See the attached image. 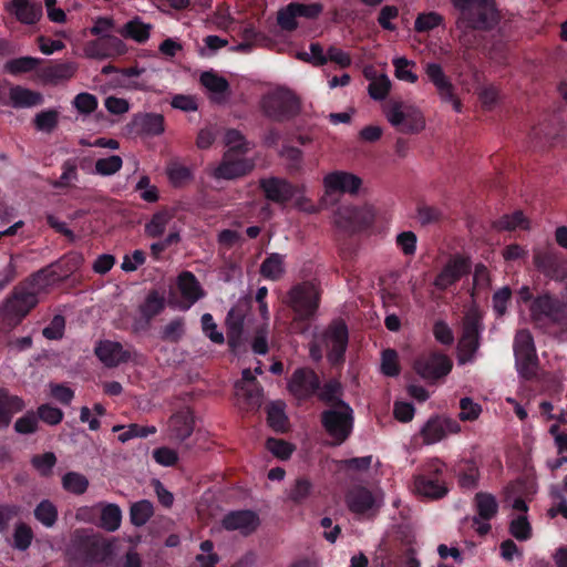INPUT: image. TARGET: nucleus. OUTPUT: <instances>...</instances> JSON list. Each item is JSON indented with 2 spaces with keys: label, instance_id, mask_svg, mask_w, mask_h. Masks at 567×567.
I'll return each instance as SVG.
<instances>
[{
  "label": "nucleus",
  "instance_id": "obj_17",
  "mask_svg": "<svg viewBox=\"0 0 567 567\" xmlns=\"http://www.w3.org/2000/svg\"><path fill=\"white\" fill-rule=\"evenodd\" d=\"M259 188L268 202L286 205L296 195L297 188L286 178L270 176L259 179Z\"/></svg>",
  "mask_w": 567,
  "mask_h": 567
},
{
  "label": "nucleus",
  "instance_id": "obj_3",
  "mask_svg": "<svg viewBox=\"0 0 567 567\" xmlns=\"http://www.w3.org/2000/svg\"><path fill=\"white\" fill-rule=\"evenodd\" d=\"M321 289L313 281H302L293 285L287 295V305L295 312L291 329L295 332H305L308 321L312 319L319 309Z\"/></svg>",
  "mask_w": 567,
  "mask_h": 567
},
{
  "label": "nucleus",
  "instance_id": "obj_57",
  "mask_svg": "<svg viewBox=\"0 0 567 567\" xmlns=\"http://www.w3.org/2000/svg\"><path fill=\"white\" fill-rule=\"evenodd\" d=\"M78 166L74 159H66L62 164V174L58 181H55L52 185L54 188H65L71 186L72 182L78 181Z\"/></svg>",
  "mask_w": 567,
  "mask_h": 567
},
{
  "label": "nucleus",
  "instance_id": "obj_62",
  "mask_svg": "<svg viewBox=\"0 0 567 567\" xmlns=\"http://www.w3.org/2000/svg\"><path fill=\"white\" fill-rule=\"evenodd\" d=\"M512 299V290L505 286L494 292L492 297L493 310L497 318L503 317L507 311V306Z\"/></svg>",
  "mask_w": 567,
  "mask_h": 567
},
{
  "label": "nucleus",
  "instance_id": "obj_19",
  "mask_svg": "<svg viewBox=\"0 0 567 567\" xmlns=\"http://www.w3.org/2000/svg\"><path fill=\"white\" fill-rule=\"evenodd\" d=\"M483 330V318L477 310L468 311L462 326L460 339L461 348L470 354H474L480 348V338Z\"/></svg>",
  "mask_w": 567,
  "mask_h": 567
},
{
  "label": "nucleus",
  "instance_id": "obj_21",
  "mask_svg": "<svg viewBox=\"0 0 567 567\" xmlns=\"http://www.w3.org/2000/svg\"><path fill=\"white\" fill-rule=\"evenodd\" d=\"M373 220L374 216L368 207L348 206L338 212V223H342L351 231L365 229Z\"/></svg>",
  "mask_w": 567,
  "mask_h": 567
},
{
  "label": "nucleus",
  "instance_id": "obj_37",
  "mask_svg": "<svg viewBox=\"0 0 567 567\" xmlns=\"http://www.w3.org/2000/svg\"><path fill=\"white\" fill-rule=\"evenodd\" d=\"M285 255L269 254L260 265V275L269 280H279L286 272Z\"/></svg>",
  "mask_w": 567,
  "mask_h": 567
},
{
  "label": "nucleus",
  "instance_id": "obj_63",
  "mask_svg": "<svg viewBox=\"0 0 567 567\" xmlns=\"http://www.w3.org/2000/svg\"><path fill=\"white\" fill-rule=\"evenodd\" d=\"M38 419L49 425H58L63 420V411L49 403L41 404L37 410Z\"/></svg>",
  "mask_w": 567,
  "mask_h": 567
},
{
  "label": "nucleus",
  "instance_id": "obj_38",
  "mask_svg": "<svg viewBox=\"0 0 567 567\" xmlns=\"http://www.w3.org/2000/svg\"><path fill=\"white\" fill-rule=\"evenodd\" d=\"M152 25L144 23L138 17L127 21L118 31L125 39H132L137 43H145L151 35Z\"/></svg>",
  "mask_w": 567,
  "mask_h": 567
},
{
  "label": "nucleus",
  "instance_id": "obj_26",
  "mask_svg": "<svg viewBox=\"0 0 567 567\" xmlns=\"http://www.w3.org/2000/svg\"><path fill=\"white\" fill-rule=\"evenodd\" d=\"M425 73L429 80L437 90V93L443 102H451L456 96L454 93V85L445 75L442 66L435 62H429L425 65Z\"/></svg>",
  "mask_w": 567,
  "mask_h": 567
},
{
  "label": "nucleus",
  "instance_id": "obj_61",
  "mask_svg": "<svg viewBox=\"0 0 567 567\" xmlns=\"http://www.w3.org/2000/svg\"><path fill=\"white\" fill-rule=\"evenodd\" d=\"M59 122V113L55 110H45L34 117V125L39 131L52 132Z\"/></svg>",
  "mask_w": 567,
  "mask_h": 567
},
{
  "label": "nucleus",
  "instance_id": "obj_12",
  "mask_svg": "<svg viewBox=\"0 0 567 567\" xmlns=\"http://www.w3.org/2000/svg\"><path fill=\"white\" fill-rule=\"evenodd\" d=\"M94 353L106 368H116L123 363L135 361L137 357L133 346L123 347L121 342L112 340L99 341Z\"/></svg>",
  "mask_w": 567,
  "mask_h": 567
},
{
  "label": "nucleus",
  "instance_id": "obj_31",
  "mask_svg": "<svg viewBox=\"0 0 567 567\" xmlns=\"http://www.w3.org/2000/svg\"><path fill=\"white\" fill-rule=\"evenodd\" d=\"M165 120L158 113H144L135 115L133 125L137 128L138 133L147 136H158L165 131Z\"/></svg>",
  "mask_w": 567,
  "mask_h": 567
},
{
  "label": "nucleus",
  "instance_id": "obj_28",
  "mask_svg": "<svg viewBox=\"0 0 567 567\" xmlns=\"http://www.w3.org/2000/svg\"><path fill=\"white\" fill-rule=\"evenodd\" d=\"M24 409V402L18 395H13L6 388H0V427H7L11 423L14 413Z\"/></svg>",
  "mask_w": 567,
  "mask_h": 567
},
{
  "label": "nucleus",
  "instance_id": "obj_4",
  "mask_svg": "<svg viewBox=\"0 0 567 567\" xmlns=\"http://www.w3.org/2000/svg\"><path fill=\"white\" fill-rule=\"evenodd\" d=\"M322 430L331 439V446L346 443L354 430V411L349 403L323 408L319 414Z\"/></svg>",
  "mask_w": 567,
  "mask_h": 567
},
{
  "label": "nucleus",
  "instance_id": "obj_18",
  "mask_svg": "<svg viewBox=\"0 0 567 567\" xmlns=\"http://www.w3.org/2000/svg\"><path fill=\"white\" fill-rule=\"evenodd\" d=\"M452 361L450 358L442 353H431L415 360L414 369L416 373L425 380H437L452 370Z\"/></svg>",
  "mask_w": 567,
  "mask_h": 567
},
{
  "label": "nucleus",
  "instance_id": "obj_45",
  "mask_svg": "<svg viewBox=\"0 0 567 567\" xmlns=\"http://www.w3.org/2000/svg\"><path fill=\"white\" fill-rule=\"evenodd\" d=\"M267 422L269 426L277 432L286 431L288 419L282 402H271L267 406Z\"/></svg>",
  "mask_w": 567,
  "mask_h": 567
},
{
  "label": "nucleus",
  "instance_id": "obj_16",
  "mask_svg": "<svg viewBox=\"0 0 567 567\" xmlns=\"http://www.w3.org/2000/svg\"><path fill=\"white\" fill-rule=\"evenodd\" d=\"M165 307V292L158 289H151L145 299L138 305L140 318L135 320V330H147L153 319L161 315Z\"/></svg>",
  "mask_w": 567,
  "mask_h": 567
},
{
  "label": "nucleus",
  "instance_id": "obj_20",
  "mask_svg": "<svg viewBox=\"0 0 567 567\" xmlns=\"http://www.w3.org/2000/svg\"><path fill=\"white\" fill-rule=\"evenodd\" d=\"M226 530H238L243 536L251 535L260 525L259 516L249 509L233 511L221 520Z\"/></svg>",
  "mask_w": 567,
  "mask_h": 567
},
{
  "label": "nucleus",
  "instance_id": "obj_34",
  "mask_svg": "<svg viewBox=\"0 0 567 567\" xmlns=\"http://www.w3.org/2000/svg\"><path fill=\"white\" fill-rule=\"evenodd\" d=\"M9 97L14 109L33 107L43 102V96L40 92L32 91L21 85L11 86Z\"/></svg>",
  "mask_w": 567,
  "mask_h": 567
},
{
  "label": "nucleus",
  "instance_id": "obj_23",
  "mask_svg": "<svg viewBox=\"0 0 567 567\" xmlns=\"http://www.w3.org/2000/svg\"><path fill=\"white\" fill-rule=\"evenodd\" d=\"M177 288L184 300V305L182 306L183 309H189L205 295L196 276L187 270L179 274L177 278Z\"/></svg>",
  "mask_w": 567,
  "mask_h": 567
},
{
  "label": "nucleus",
  "instance_id": "obj_2",
  "mask_svg": "<svg viewBox=\"0 0 567 567\" xmlns=\"http://www.w3.org/2000/svg\"><path fill=\"white\" fill-rule=\"evenodd\" d=\"M458 12L457 28L489 32L501 22L502 14L496 0H450Z\"/></svg>",
  "mask_w": 567,
  "mask_h": 567
},
{
  "label": "nucleus",
  "instance_id": "obj_40",
  "mask_svg": "<svg viewBox=\"0 0 567 567\" xmlns=\"http://www.w3.org/2000/svg\"><path fill=\"white\" fill-rule=\"evenodd\" d=\"M113 432H120L118 441L122 443H126L132 439L136 437H147L148 435L155 434L157 432L156 426L154 425H140L136 423L125 425H114L112 429Z\"/></svg>",
  "mask_w": 567,
  "mask_h": 567
},
{
  "label": "nucleus",
  "instance_id": "obj_25",
  "mask_svg": "<svg viewBox=\"0 0 567 567\" xmlns=\"http://www.w3.org/2000/svg\"><path fill=\"white\" fill-rule=\"evenodd\" d=\"M346 503L350 512L364 515L375 507V497L369 488L354 486L347 493Z\"/></svg>",
  "mask_w": 567,
  "mask_h": 567
},
{
  "label": "nucleus",
  "instance_id": "obj_44",
  "mask_svg": "<svg viewBox=\"0 0 567 567\" xmlns=\"http://www.w3.org/2000/svg\"><path fill=\"white\" fill-rule=\"evenodd\" d=\"M153 514V504L147 499H142L132 504L130 508V520L134 526L141 527L148 522Z\"/></svg>",
  "mask_w": 567,
  "mask_h": 567
},
{
  "label": "nucleus",
  "instance_id": "obj_46",
  "mask_svg": "<svg viewBox=\"0 0 567 567\" xmlns=\"http://www.w3.org/2000/svg\"><path fill=\"white\" fill-rule=\"evenodd\" d=\"M41 63V59L33 56H21L8 60L4 63V71L12 75L33 71Z\"/></svg>",
  "mask_w": 567,
  "mask_h": 567
},
{
  "label": "nucleus",
  "instance_id": "obj_6",
  "mask_svg": "<svg viewBox=\"0 0 567 567\" xmlns=\"http://www.w3.org/2000/svg\"><path fill=\"white\" fill-rule=\"evenodd\" d=\"M112 554L111 545L94 535H80L73 540L68 555L73 567L102 563Z\"/></svg>",
  "mask_w": 567,
  "mask_h": 567
},
{
  "label": "nucleus",
  "instance_id": "obj_24",
  "mask_svg": "<svg viewBox=\"0 0 567 567\" xmlns=\"http://www.w3.org/2000/svg\"><path fill=\"white\" fill-rule=\"evenodd\" d=\"M323 183L328 193L339 192L354 194L359 190L362 181L351 173L337 171L328 174Z\"/></svg>",
  "mask_w": 567,
  "mask_h": 567
},
{
  "label": "nucleus",
  "instance_id": "obj_49",
  "mask_svg": "<svg viewBox=\"0 0 567 567\" xmlns=\"http://www.w3.org/2000/svg\"><path fill=\"white\" fill-rule=\"evenodd\" d=\"M62 487L74 495H82L87 491L89 480L81 473L68 472L62 476Z\"/></svg>",
  "mask_w": 567,
  "mask_h": 567
},
{
  "label": "nucleus",
  "instance_id": "obj_29",
  "mask_svg": "<svg viewBox=\"0 0 567 567\" xmlns=\"http://www.w3.org/2000/svg\"><path fill=\"white\" fill-rule=\"evenodd\" d=\"M76 70L78 65L75 62H54L42 69L41 76L47 83L58 84L72 79Z\"/></svg>",
  "mask_w": 567,
  "mask_h": 567
},
{
  "label": "nucleus",
  "instance_id": "obj_58",
  "mask_svg": "<svg viewBox=\"0 0 567 567\" xmlns=\"http://www.w3.org/2000/svg\"><path fill=\"white\" fill-rule=\"evenodd\" d=\"M509 533L517 540L524 542L532 537V526L525 515L514 518L509 524Z\"/></svg>",
  "mask_w": 567,
  "mask_h": 567
},
{
  "label": "nucleus",
  "instance_id": "obj_9",
  "mask_svg": "<svg viewBox=\"0 0 567 567\" xmlns=\"http://www.w3.org/2000/svg\"><path fill=\"white\" fill-rule=\"evenodd\" d=\"M321 342L327 350V359L333 367L344 363L349 343V330L342 320L331 322L321 336Z\"/></svg>",
  "mask_w": 567,
  "mask_h": 567
},
{
  "label": "nucleus",
  "instance_id": "obj_7",
  "mask_svg": "<svg viewBox=\"0 0 567 567\" xmlns=\"http://www.w3.org/2000/svg\"><path fill=\"white\" fill-rule=\"evenodd\" d=\"M530 318L536 327H543L545 320L553 324L567 326V308L558 298L544 293L530 303Z\"/></svg>",
  "mask_w": 567,
  "mask_h": 567
},
{
  "label": "nucleus",
  "instance_id": "obj_35",
  "mask_svg": "<svg viewBox=\"0 0 567 567\" xmlns=\"http://www.w3.org/2000/svg\"><path fill=\"white\" fill-rule=\"evenodd\" d=\"M477 517L473 518V523H478V519L489 522L498 512V503L496 497L486 492H478L474 497Z\"/></svg>",
  "mask_w": 567,
  "mask_h": 567
},
{
  "label": "nucleus",
  "instance_id": "obj_1",
  "mask_svg": "<svg viewBox=\"0 0 567 567\" xmlns=\"http://www.w3.org/2000/svg\"><path fill=\"white\" fill-rule=\"evenodd\" d=\"M52 265L44 267L24 282L14 287L0 307V330L17 327L39 302V293L58 279Z\"/></svg>",
  "mask_w": 567,
  "mask_h": 567
},
{
  "label": "nucleus",
  "instance_id": "obj_14",
  "mask_svg": "<svg viewBox=\"0 0 567 567\" xmlns=\"http://www.w3.org/2000/svg\"><path fill=\"white\" fill-rule=\"evenodd\" d=\"M470 271V258L461 254H455L449 258L441 271L436 275L433 285L440 291H445Z\"/></svg>",
  "mask_w": 567,
  "mask_h": 567
},
{
  "label": "nucleus",
  "instance_id": "obj_15",
  "mask_svg": "<svg viewBox=\"0 0 567 567\" xmlns=\"http://www.w3.org/2000/svg\"><path fill=\"white\" fill-rule=\"evenodd\" d=\"M460 431L461 425L457 420L445 415H433L421 427L420 435L424 444L432 445Z\"/></svg>",
  "mask_w": 567,
  "mask_h": 567
},
{
  "label": "nucleus",
  "instance_id": "obj_39",
  "mask_svg": "<svg viewBox=\"0 0 567 567\" xmlns=\"http://www.w3.org/2000/svg\"><path fill=\"white\" fill-rule=\"evenodd\" d=\"M166 174L174 187H183L194 179L193 171L176 158L167 163Z\"/></svg>",
  "mask_w": 567,
  "mask_h": 567
},
{
  "label": "nucleus",
  "instance_id": "obj_52",
  "mask_svg": "<svg viewBox=\"0 0 567 567\" xmlns=\"http://www.w3.org/2000/svg\"><path fill=\"white\" fill-rule=\"evenodd\" d=\"M185 333V321L182 317L171 320L161 331V339L167 342H178Z\"/></svg>",
  "mask_w": 567,
  "mask_h": 567
},
{
  "label": "nucleus",
  "instance_id": "obj_59",
  "mask_svg": "<svg viewBox=\"0 0 567 567\" xmlns=\"http://www.w3.org/2000/svg\"><path fill=\"white\" fill-rule=\"evenodd\" d=\"M391 90V81L385 74L371 81L368 86L369 95L375 101H382Z\"/></svg>",
  "mask_w": 567,
  "mask_h": 567
},
{
  "label": "nucleus",
  "instance_id": "obj_64",
  "mask_svg": "<svg viewBox=\"0 0 567 567\" xmlns=\"http://www.w3.org/2000/svg\"><path fill=\"white\" fill-rule=\"evenodd\" d=\"M72 104L79 113L87 115L96 110L99 102L95 95L82 92L74 97Z\"/></svg>",
  "mask_w": 567,
  "mask_h": 567
},
{
  "label": "nucleus",
  "instance_id": "obj_30",
  "mask_svg": "<svg viewBox=\"0 0 567 567\" xmlns=\"http://www.w3.org/2000/svg\"><path fill=\"white\" fill-rule=\"evenodd\" d=\"M386 117L393 126H402L404 132H419L424 126L422 116L404 113L399 104H394L388 111Z\"/></svg>",
  "mask_w": 567,
  "mask_h": 567
},
{
  "label": "nucleus",
  "instance_id": "obj_47",
  "mask_svg": "<svg viewBox=\"0 0 567 567\" xmlns=\"http://www.w3.org/2000/svg\"><path fill=\"white\" fill-rule=\"evenodd\" d=\"M34 517L44 527H53L58 520V508L51 501L43 499L35 506Z\"/></svg>",
  "mask_w": 567,
  "mask_h": 567
},
{
  "label": "nucleus",
  "instance_id": "obj_60",
  "mask_svg": "<svg viewBox=\"0 0 567 567\" xmlns=\"http://www.w3.org/2000/svg\"><path fill=\"white\" fill-rule=\"evenodd\" d=\"M14 431L19 434H33L38 431L39 419L37 413L28 411L24 415L19 417L14 423Z\"/></svg>",
  "mask_w": 567,
  "mask_h": 567
},
{
  "label": "nucleus",
  "instance_id": "obj_22",
  "mask_svg": "<svg viewBox=\"0 0 567 567\" xmlns=\"http://www.w3.org/2000/svg\"><path fill=\"white\" fill-rule=\"evenodd\" d=\"M456 476L462 489H475L480 485L481 472L474 458H462L455 462L451 468Z\"/></svg>",
  "mask_w": 567,
  "mask_h": 567
},
{
  "label": "nucleus",
  "instance_id": "obj_32",
  "mask_svg": "<svg viewBox=\"0 0 567 567\" xmlns=\"http://www.w3.org/2000/svg\"><path fill=\"white\" fill-rule=\"evenodd\" d=\"M200 83L214 94L213 100L216 102H224L230 93L228 81L213 71L203 72Z\"/></svg>",
  "mask_w": 567,
  "mask_h": 567
},
{
  "label": "nucleus",
  "instance_id": "obj_5",
  "mask_svg": "<svg viewBox=\"0 0 567 567\" xmlns=\"http://www.w3.org/2000/svg\"><path fill=\"white\" fill-rule=\"evenodd\" d=\"M446 464L435 457L426 462L413 477L414 492L424 498L441 499L449 493L444 478Z\"/></svg>",
  "mask_w": 567,
  "mask_h": 567
},
{
  "label": "nucleus",
  "instance_id": "obj_8",
  "mask_svg": "<svg viewBox=\"0 0 567 567\" xmlns=\"http://www.w3.org/2000/svg\"><path fill=\"white\" fill-rule=\"evenodd\" d=\"M515 364L518 374L525 380L536 375L538 358L532 333L527 329L517 331L514 338Z\"/></svg>",
  "mask_w": 567,
  "mask_h": 567
},
{
  "label": "nucleus",
  "instance_id": "obj_48",
  "mask_svg": "<svg viewBox=\"0 0 567 567\" xmlns=\"http://www.w3.org/2000/svg\"><path fill=\"white\" fill-rule=\"evenodd\" d=\"M312 483L306 477H299L288 489V499L296 505L306 502L312 493Z\"/></svg>",
  "mask_w": 567,
  "mask_h": 567
},
{
  "label": "nucleus",
  "instance_id": "obj_13",
  "mask_svg": "<svg viewBox=\"0 0 567 567\" xmlns=\"http://www.w3.org/2000/svg\"><path fill=\"white\" fill-rule=\"evenodd\" d=\"M246 154L225 152L220 163L214 169L216 179H237L248 175L255 168V162L245 157Z\"/></svg>",
  "mask_w": 567,
  "mask_h": 567
},
{
  "label": "nucleus",
  "instance_id": "obj_41",
  "mask_svg": "<svg viewBox=\"0 0 567 567\" xmlns=\"http://www.w3.org/2000/svg\"><path fill=\"white\" fill-rule=\"evenodd\" d=\"M534 262L538 270L549 277H555L559 269V259L555 252L550 250L536 251Z\"/></svg>",
  "mask_w": 567,
  "mask_h": 567
},
{
  "label": "nucleus",
  "instance_id": "obj_42",
  "mask_svg": "<svg viewBox=\"0 0 567 567\" xmlns=\"http://www.w3.org/2000/svg\"><path fill=\"white\" fill-rule=\"evenodd\" d=\"M122 520L121 508L116 504H105L101 511L100 526L107 532L120 528Z\"/></svg>",
  "mask_w": 567,
  "mask_h": 567
},
{
  "label": "nucleus",
  "instance_id": "obj_27",
  "mask_svg": "<svg viewBox=\"0 0 567 567\" xmlns=\"http://www.w3.org/2000/svg\"><path fill=\"white\" fill-rule=\"evenodd\" d=\"M343 385L336 378L329 379L323 384L320 383L319 390L315 394V396L318 398V400L324 405V408L346 404L347 402L343 400Z\"/></svg>",
  "mask_w": 567,
  "mask_h": 567
},
{
  "label": "nucleus",
  "instance_id": "obj_53",
  "mask_svg": "<svg viewBox=\"0 0 567 567\" xmlns=\"http://www.w3.org/2000/svg\"><path fill=\"white\" fill-rule=\"evenodd\" d=\"M123 166V159L118 155H111L105 158H99L95 162L94 172L101 176H111L117 173Z\"/></svg>",
  "mask_w": 567,
  "mask_h": 567
},
{
  "label": "nucleus",
  "instance_id": "obj_54",
  "mask_svg": "<svg viewBox=\"0 0 567 567\" xmlns=\"http://www.w3.org/2000/svg\"><path fill=\"white\" fill-rule=\"evenodd\" d=\"M443 16L435 11L420 13L414 21V30L416 32H429L443 24Z\"/></svg>",
  "mask_w": 567,
  "mask_h": 567
},
{
  "label": "nucleus",
  "instance_id": "obj_55",
  "mask_svg": "<svg viewBox=\"0 0 567 567\" xmlns=\"http://www.w3.org/2000/svg\"><path fill=\"white\" fill-rule=\"evenodd\" d=\"M31 464L41 476L48 477L52 474V470L56 464V456L53 452L37 454L32 456Z\"/></svg>",
  "mask_w": 567,
  "mask_h": 567
},
{
  "label": "nucleus",
  "instance_id": "obj_10",
  "mask_svg": "<svg viewBox=\"0 0 567 567\" xmlns=\"http://www.w3.org/2000/svg\"><path fill=\"white\" fill-rule=\"evenodd\" d=\"M299 100L290 91H277L262 99L265 114L276 121L289 120L299 113Z\"/></svg>",
  "mask_w": 567,
  "mask_h": 567
},
{
  "label": "nucleus",
  "instance_id": "obj_56",
  "mask_svg": "<svg viewBox=\"0 0 567 567\" xmlns=\"http://www.w3.org/2000/svg\"><path fill=\"white\" fill-rule=\"evenodd\" d=\"M32 528L25 523H19L13 532V546L18 550H27L33 540Z\"/></svg>",
  "mask_w": 567,
  "mask_h": 567
},
{
  "label": "nucleus",
  "instance_id": "obj_43",
  "mask_svg": "<svg viewBox=\"0 0 567 567\" xmlns=\"http://www.w3.org/2000/svg\"><path fill=\"white\" fill-rule=\"evenodd\" d=\"M171 218H172V215L165 209L156 212L152 216L150 221H147L145 224L144 230H145L146 236L151 237V238L161 237L165 233V229H166Z\"/></svg>",
  "mask_w": 567,
  "mask_h": 567
},
{
  "label": "nucleus",
  "instance_id": "obj_51",
  "mask_svg": "<svg viewBox=\"0 0 567 567\" xmlns=\"http://www.w3.org/2000/svg\"><path fill=\"white\" fill-rule=\"evenodd\" d=\"M493 227L497 230H515L518 227L526 229L528 227V221L523 212L517 210L511 215H504L493 221Z\"/></svg>",
  "mask_w": 567,
  "mask_h": 567
},
{
  "label": "nucleus",
  "instance_id": "obj_33",
  "mask_svg": "<svg viewBox=\"0 0 567 567\" xmlns=\"http://www.w3.org/2000/svg\"><path fill=\"white\" fill-rule=\"evenodd\" d=\"M171 437L185 441L194 431V421L189 412L179 411L173 414L168 421Z\"/></svg>",
  "mask_w": 567,
  "mask_h": 567
},
{
  "label": "nucleus",
  "instance_id": "obj_11",
  "mask_svg": "<svg viewBox=\"0 0 567 567\" xmlns=\"http://www.w3.org/2000/svg\"><path fill=\"white\" fill-rule=\"evenodd\" d=\"M320 378L310 367L297 368L287 382L289 393L299 401H308L319 390Z\"/></svg>",
  "mask_w": 567,
  "mask_h": 567
},
{
  "label": "nucleus",
  "instance_id": "obj_36",
  "mask_svg": "<svg viewBox=\"0 0 567 567\" xmlns=\"http://www.w3.org/2000/svg\"><path fill=\"white\" fill-rule=\"evenodd\" d=\"M13 13L24 24H34L42 17V7L39 3H31L28 0H13Z\"/></svg>",
  "mask_w": 567,
  "mask_h": 567
},
{
  "label": "nucleus",
  "instance_id": "obj_50",
  "mask_svg": "<svg viewBox=\"0 0 567 567\" xmlns=\"http://www.w3.org/2000/svg\"><path fill=\"white\" fill-rule=\"evenodd\" d=\"M225 144L228 147L226 152L236 154H247L250 150V143L245 138L240 131L229 128L225 133Z\"/></svg>",
  "mask_w": 567,
  "mask_h": 567
}]
</instances>
